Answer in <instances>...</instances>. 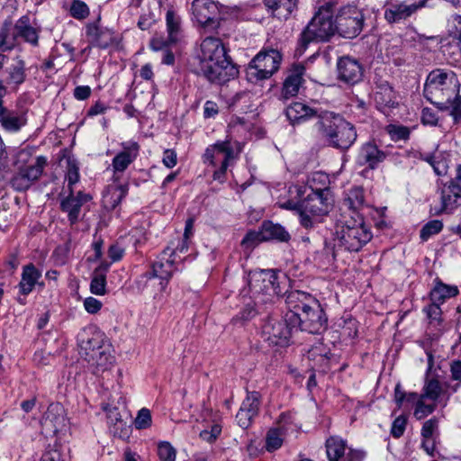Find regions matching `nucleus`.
I'll return each mask as SVG.
<instances>
[{
    "label": "nucleus",
    "mask_w": 461,
    "mask_h": 461,
    "mask_svg": "<svg viewBox=\"0 0 461 461\" xmlns=\"http://www.w3.org/2000/svg\"><path fill=\"white\" fill-rule=\"evenodd\" d=\"M15 24L5 21L0 27V51L11 50L16 45Z\"/></svg>",
    "instance_id": "58836bf2"
},
{
    "label": "nucleus",
    "mask_w": 461,
    "mask_h": 461,
    "mask_svg": "<svg viewBox=\"0 0 461 461\" xmlns=\"http://www.w3.org/2000/svg\"><path fill=\"white\" fill-rule=\"evenodd\" d=\"M331 202L330 189L312 191L301 201V225L307 230L315 228L330 212Z\"/></svg>",
    "instance_id": "0eeeda50"
},
{
    "label": "nucleus",
    "mask_w": 461,
    "mask_h": 461,
    "mask_svg": "<svg viewBox=\"0 0 461 461\" xmlns=\"http://www.w3.org/2000/svg\"><path fill=\"white\" fill-rule=\"evenodd\" d=\"M386 131L390 138L394 141L406 140L410 137V130L406 126L389 124Z\"/></svg>",
    "instance_id": "8fccbe9b"
},
{
    "label": "nucleus",
    "mask_w": 461,
    "mask_h": 461,
    "mask_svg": "<svg viewBox=\"0 0 461 461\" xmlns=\"http://www.w3.org/2000/svg\"><path fill=\"white\" fill-rule=\"evenodd\" d=\"M158 455L160 461H176V451L169 442L163 441L158 446Z\"/></svg>",
    "instance_id": "3c124183"
},
{
    "label": "nucleus",
    "mask_w": 461,
    "mask_h": 461,
    "mask_svg": "<svg viewBox=\"0 0 461 461\" xmlns=\"http://www.w3.org/2000/svg\"><path fill=\"white\" fill-rule=\"evenodd\" d=\"M424 96L439 109L451 105L450 99L459 93L456 75L451 70L435 69L428 77L424 86Z\"/></svg>",
    "instance_id": "7ed1b4c3"
},
{
    "label": "nucleus",
    "mask_w": 461,
    "mask_h": 461,
    "mask_svg": "<svg viewBox=\"0 0 461 461\" xmlns=\"http://www.w3.org/2000/svg\"><path fill=\"white\" fill-rule=\"evenodd\" d=\"M285 114L291 123L294 124L312 117L318 118L320 112L305 104L295 102L286 108Z\"/></svg>",
    "instance_id": "7c9ffc66"
},
{
    "label": "nucleus",
    "mask_w": 461,
    "mask_h": 461,
    "mask_svg": "<svg viewBox=\"0 0 461 461\" xmlns=\"http://www.w3.org/2000/svg\"><path fill=\"white\" fill-rule=\"evenodd\" d=\"M90 292L95 295H104L106 294V276L104 274L95 271L90 283Z\"/></svg>",
    "instance_id": "de8ad7c7"
},
{
    "label": "nucleus",
    "mask_w": 461,
    "mask_h": 461,
    "mask_svg": "<svg viewBox=\"0 0 461 461\" xmlns=\"http://www.w3.org/2000/svg\"><path fill=\"white\" fill-rule=\"evenodd\" d=\"M86 359L92 366V372L95 375L99 376L108 372L114 362V357L111 354V345L104 344L103 349L91 353Z\"/></svg>",
    "instance_id": "393cba45"
},
{
    "label": "nucleus",
    "mask_w": 461,
    "mask_h": 461,
    "mask_svg": "<svg viewBox=\"0 0 461 461\" xmlns=\"http://www.w3.org/2000/svg\"><path fill=\"white\" fill-rule=\"evenodd\" d=\"M166 22L168 32V41L170 42H175L180 31V17L177 16L173 11H167L166 14Z\"/></svg>",
    "instance_id": "c03bdc74"
},
{
    "label": "nucleus",
    "mask_w": 461,
    "mask_h": 461,
    "mask_svg": "<svg viewBox=\"0 0 461 461\" xmlns=\"http://www.w3.org/2000/svg\"><path fill=\"white\" fill-rule=\"evenodd\" d=\"M170 251V247H167L160 254L158 260L151 265L149 271L156 281H158L155 292L162 293L167 288L169 280L176 270L174 264L176 259L173 258L174 251Z\"/></svg>",
    "instance_id": "2eb2a0df"
},
{
    "label": "nucleus",
    "mask_w": 461,
    "mask_h": 461,
    "mask_svg": "<svg viewBox=\"0 0 461 461\" xmlns=\"http://www.w3.org/2000/svg\"><path fill=\"white\" fill-rule=\"evenodd\" d=\"M258 312L254 305L248 303L246 306L235 316L232 318V321L234 323L238 322H245L257 315Z\"/></svg>",
    "instance_id": "4d7b16f0"
},
{
    "label": "nucleus",
    "mask_w": 461,
    "mask_h": 461,
    "mask_svg": "<svg viewBox=\"0 0 461 461\" xmlns=\"http://www.w3.org/2000/svg\"><path fill=\"white\" fill-rule=\"evenodd\" d=\"M234 158V149L230 140H220L206 148L203 156V163L220 167L213 172V179L223 182L230 161Z\"/></svg>",
    "instance_id": "9d476101"
},
{
    "label": "nucleus",
    "mask_w": 461,
    "mask_h": 461,
    "mask_svg": "<svg viewBox=\"0 0 461 461\" xmlns=\"http://www.w3.org/2000/svg\"><path fill=\"white\" fill-rule=\"evenodd\" d=\"M407 417L405 415H400L394 419L392 423L390 433L394 438H401L406 429Z\"/></svg>",
    "instance_id": "6e6d98bb"
},
{
    "label": "nucleus",
    "mask_w": 461,
    "mask_h": 461,
    "mask_svg": "<svg viewBox=\"0 0 461 461\" xmlns=\"http://www.w3.org/2000/svg\"><path fill=\"white\" fill-rule=\"evenodd\" d=\"M305 68L303 65H296L294 67L291 73L286 77L283 83L279 98L286 101L299 93V89L303 82V76Z\"/></svg>",
    "instance_id": "b1692460"
},
{
    "label": "nucleus",
    "mask_w": 461,
    "mask_h": 461,
    "mask_svg": "<svg viewBox=\"0 0 461 461\" xmlns=\"http://www.w3.org/2000/svg\"><path fill=\"white\" fill-rule=\"evenodd\" d=\"M386 157V152L380 149L374 141H367L361 145L357 157V163L374 170L385 160Z\"/></svg>",
    "instance_id": "aec40b11"
},
{
    "label": "nucleus",
    "mask_w": 461,
    "mask_h": 461,
    "mask_svg": "<svg viewBox=\"0 0 461 461\" xmlns=\"http://www.w3.org/2000/svg\"><path fill=\"white\" fill-rule=\"evenodd\" d=\"M40 461H65V457L59 449L51 448L43 453Z\"/></svg>",
    "instance_id": "69168bd1"
},
{
    "label": "nucleus",
    "mask_w": 461,
    "mask_h": 461,
    "mask_svg": "<svg viewBox=\"0 0 461 461\" xmlns=\"http://www.w3.org/2000/svg\"><path fill=\"white\" fill-rule=\"evenodd\" d=\"M86 34L89 43L100 49H106L113 43V32L98 26L95 23L87 24Z\"/></svg>",
    "instance_id": "a878e982"
},
{
    "label": "nucleus",
    "mask_w": 461,
    "mask_h": 461,
    "mask_svg": "<svg viewBox=\"0 0 461 461\" xmlns=\"http://www.w3.org/2000/svg\"><path fill=\"white\" fill-rule=\"evenodd\" d=\"M225 7L212 0H194L193 19L203 28L216 29L220 25Z\"/></svg>",
    "instance_id": "f8f14e48"
},
{
    "label": "nucleus",
    "mask_w": 461,
    "mask_h": 461,
    "mask_svg": "<svg viewBox=\"0 0 461 461\" xmlns=\"http://www.w3.org/2000/svg\"><path fill=\"white\" fill-rule=\"evenodd\" d=\"M41 433L46 437H53L65 431L68 421L64 407L59 402L50 404L41 420Z\"/></svg>",
    "instance_id": "dca6fc26"
},
{
    "label": "nucleus",
    "mask_w": 461,
    "mask_h": 461,
    "mask_svg": "<svg viewBox=\"0 0 461 461\" xmlns=\"http://www.w3.org/2000/svg\"><path fill=\"white\" fill-rule=\"evenodd\" d=\"M286 277L282 278L273 269H260L249 274V287L251 297L261 303H273L283 294L286 285Z\"/></svg>",
    "instance_id": "423d86ee"
},
{
    "label": "nucleus",
    "mask_w": 461,
    "mask_h": 461,
    "mask_svg": "<svg viewBox=\"0 0 461 461\" xmlns=\"http://www.w3.org/2000/svg\"><path fill=\"white\" fill-rule=\"evenodd\" d=\"M236 420L240 427L242 429H247L251 425L254 417H252L244 409L240 407V410L236 415Z\"/></svg>",
    "instance_id": "680f3d73"
},
{
    "label": "nucleus",
    "mask_w": 461,
    "mask_h": 461,
    "mask_svg": "<svg viewBox=\"0 0 461 461\" xmlns=\"http://www.w3.org/2000/svg\"><path fill=\"white\" fill-rule=\"evenodd\" d=\"M102 305L103 304L99 300L92 296L86 297L84 300V308L88 313L91 314L98 312L101 310Z\"/></svg>",
    "instance_id": "0e129e2a"
},
{
    "label": "nucleus",
    "mask_w": 461,
    "mask_h": 461,
    "mask_svg": "<svg viewBox=\"0 0 461 461\" xmlns=\"http://www.w3.org/2000/svg\"><path fill=\"white\" fill-rule=\"evenodd\" d=\"M375 102L379 108L391 107L394 104V91L387 82H383L376 86Z\"/></svg>",
    "instance_id": "4c0bfd02"
},
{
    "label": "nucleus",
    "mask_w": 461,
    "mask_h": 461,
    "mask_svg": "<svg viewBox=\"0 0 461 461\" xmlns=\"http://www.w3.org/2000/svg\"><path fill=\"white\" fill-rule=\"evenodd\" d=\"M129 191V185L123 184H112L107 186V189L103 196V203L108 210L115 209L127 195Z\"/></svg>",
    "instance_id": "2f4dec72"
},
{
    "label": "nucleus",
    "mask_w": 461,
    "mask_h": 461,
    "mask_svg": "<svg viewBox=\"0 0 461 461\" xmlns=\"http://www.w3.org/2000/svg\"><path fill=\"white\" fill-rule=\"evenodd\" d=\"M451 105L441 110H451V115L455 118L461 117V95L457 93L456 96L450 99Z\"/></svg>",
    "instance_id": "774afa93"
},
{
    "label": "nucleus",
    "mask_w": 461,
    "mask_h": 461,
    "mask_svg": "<svg viewBox=\"0 0 461 461\" xmlns=\"http://www.w3.org/2000/svg\"><path fill=\"white\" fill-rule=\"evenodd\" d=\"M427 0H419L418 2H411V0H404L399 2L398 0L386 1L384 5V19L389 23H396L402 20H405L411 16L418 9L423 7Z\"/></svg>",
    "instance_id": "f3484780"
},
{
    "label": "nucleus",
    "mask_w": 461,
    "mask_h": 461,
    "mask_svg": "<svg viewBox=\"0 0 461 461\" xmlns=\"http://www.w3.org/2000/svg\"><path fill=\"white\" fill-rule=\"evenodd\" d=\"M443 229V222L439 220H432L427 222L420 230V237L423 241L431 236L439 233Z\"/></svg>",
    "instance_id": "09e8293b"
},
{
    "label": "nucleus",
    "mask_w": 461,
    "mask_h": 461,
    "mask_svg": "<svg viewBox=\"0 0 461 461\" xmlns=\"http://www.w3.org/2000/svg\"><path fill=\"white\" fill-rule=\"evenodd\" d=\"M334 235V246L350 252L359 251L373 237L361 214L342 221L337 225Z\"/></svg>",
    "instance_id": "20e7f679"
},
{
    "label": "nucleus",
    "mask_w": 461,
    "mask_h": 461,
    "mask_svg": "<svg viewBox=\"0 0 461 461\" xmlns=\"http://www.w3.org/2000/svg\"><path fill=\"white\" fill-rule=\"evenodd\" d=\"M122 150L113 158L112 167L113 169V181L119 179V173L124 172L127 167L137 158L140 151V145L134 140H128L121 143Z\"/></svg>",
    "instance_id": "6ab92c4d"
},
{
    "label": "nucleus",
    "mask_w": 461,
    "mask_h": 461,
    "mask_svg": "<svg viewBox=\"0 0 461 461\" xmlns=\"http://www.w3.org/2000/svg\"><path fill=\"white\" fill-rule=\"evenodd\" d=\"M310 303L312 305L302 312H287L286 320L295 330L321 334L327 329V316L317 299H310Z\"/></svg>",
    "instance_id": "6e6552de"
},
{
    "label": "nucleus",
    "mask_w": 461,
    "mask_h": 461,
    "mask_svg": "<svg viewBox=\"0 0 461 461\" xmlns=\"http://www.w3.org/2000/svg\"><path fill=\"white\" fill-rule=\"evenodd\" d=\"M77 340L81 350L85 352L86 358L91 356V353L103 349L104 344H110L105 339L104 333L94 327L83 330L78 334Z\"/></svg>",
    "instance_id": "412c9836"
},
{
    "label": "nucleus",
    "mask_w": 461,
    "mask_h": 461,
    "mask_svg": "<svg viewBox=\"0 0 461 461\" xmlns=\"http://www.w3.org/2000/svg\"><path fill=\"white\" fill-rule=\"evenodd\" d=\"M46 165L47 158L44 156H39L34 164L19 167L10 181L12 187L19 192L27 190L41 177Z\"/></svg>",
    "instance_id": "4468645a"
},
{
    "label": "nucleus",
    "mask_w": 461,
    "mask_h": 461,
    "mask_svg": "<svg viewBox=\"0 0 461 461\" xmlns=\"http://www.w3.org/2000/svg\"><path fill=\"white\" fill-rule=\"evenodd\" d=\"M6 84L21 85L25 80V63L22 59H16L8 68Z\"/></svg>",
    "instance_id": "a19ab883"
},
{
    "label": "nucleus",
    "mask_w": 461,
    "mask_h": 461,
    "mask_svg": "<svg viewBox=\"0 0 461 461\" xmlns=\"http://www.w3.org/2000/svg\"><path fill=\"white\" fill-rule=\"evenodd\" d=\"M365 203V195L363 188L359 186L352 187L348 190L347 196L344 200V205L348 209V217L360 214V210L363 208Z\"/></svg>",
    "instance_id": "c9c22d12"
},
{
    "label": "nucleus",
    "mask_w": 461,
    "mask_h": 461,
    "mask_svg": "<svg viewBox=\"0 0 461 461\" xmlns=\"http://www.w3.org/2000/svg\"><path fill=\"white\" fill-rule=\"evenodd\" d=\"M365 23V15L356 5L341 7L335 18L336 32L347 39H354L360 34Z\"/></svg>",
    "instance_id": "9b49d317"
},
{
    "label": "nucleus",
    "mask_w": 461,
    "mask_h": 461,
    "mask_svg": "<svg viewBox=\"0 0 461 461\" xmlns=\"http://www.w3.org/2000/svg\"><path fill=\"white\" fill-rule=\"evenodd\" d=\"M310 188L312 191H317L318 188H329V176L322 172H315L309 179Z\"/></svg>",
    "instance_id": "603ef678"
},
{
    "label": "nucleus",
    "mask_w": 461,
    "mask_h": 461,
    "mask_svg": "<svg viewBox=\"0 0 461 461\" xmlns=\"http://www.w3.org/2000/svg\"><path fill=\"white\" fill-rule=\"evenodd\" d=\"M284 429L281 427L270 429L266 435L265 447L267 451L274 452L279 449L284 442Z\"/></svg>",
    "instance_id": "79ce46f5"
},
{
    "label": "nucleus",
    "mask_w": 461,
    "mask_h": 461,
    "mask_svg": "<svg viewBox=\"0 0 461 461\" xmlns=\"http://www.w3.org/2000/svg\"><path fill=\"white\" fill-rule=\"evenodd\" d=\"M263 240H261V230L259 232L251 231L243 238L241 244L246 248H253L259 241Z\"/></svg>",
    "instance_id": "338daca9"
},
{
    "label": "nucleus",
    "mask_w": 461,
    "mask_h": 461,
    "mask_svg": "<svg viewBox=\"0 0 461 461\" xmlns=\"http://www.w3.org/2000/svg\"><path fill=\"white\" fill-rule=\"evenodd\" d=\"M290 238V234L281 224L265 221L261 226V240L288 242Z\"/></svg>",
    "instance_id": "72a5a7b5"
},
{
    "label": "nucleus",
    "mask_w": 461,
    "mask_h": 461,
    "mask_svg": "<svg viewBox=\"0 0 461 461\" xmlns=\"http://www.w3.org/2000/svg\"><path fill=\"white\" fill-rule=\"evenodd\" d=\"M68 191L73 193V186L79 180L78 167L76 164H68V172L66 175Z\"/></svg>",
    "instance_id": "bf43d9fd"
},
{
    "label": "nucleus",
    "mask_w": 461,
    "mask_h": 461,
    "mask_svg": "<svg viewBox=\"0 0 461 461\" xmlns=\"http://www.w3.org/2000/svg\"><path fill=\"white\" fill-rule=\"evenodd\" d=\"M338 77L340 81L354 85L361 81L363 68L355 59L342 57L337 63Z\"/></svg>",
    "instance_id": "4be33fe9"
},
{
    "label": "nucleus",
    "mask_w": 461,
    "mask_h": 461,
    "mask_svg": "<svg viewBox=\"0 0 461 461\" xmlns=\"http://www.w3.org/2000/svg\"><path fill=\"white\" fill-rule=\"evenodd\" d=\"M27 123L23 112L9 110L5 107L0 110V125L7 132H18Z\"/></svg>",
    "instance_id": "bb28decb"
},
{
    "label": "nucleus",
    "mask_w": 461,
    "mask_h": 461,
    "mask_svg": "<svg viewBox=\"0 0 461 461\" xmlns=\"http://www.w3.org/2000/svg\"><path fill=\"white\" fill-rule=\"evenodd\" d=\"M41 28L33 27L28 15H23L15 23V35L32 47L39 46Z\"/></svg>",
    "instance_id": "cd10ccee"
},
{
    "label": "nucleus",
    "mask_w": 461,
    "mask_h": 461,
    "mask_svg": "<svg viewBox=\"0 0 461 461\" xmlns=\"http://www.w3.org/2000/svg\"><path fill=\"white\" fill-rule=\"evenodd\" d=\"M426 398L420 395L419 401L415 406L414 416L418 420H422L428 415L431 414L437 408V402H426Z\"/></svg>",
    "instance_id": "49530a36"
},
{
    "label": "nucleus",
    "mask_w": 461,
    "mask_h": 461,
    "mask_svg": "<svg viewBox=\"0 0 461 461\" xmlns=\"http://www.w3.org/2000/svg\"><path fill=\"white\" fill-rule=\"evenodd\" d=\"M135 427L139 429H147L151 425V413L149 409L142 408L135 419Z\"/></svg>",
    "instance_id": "13d9d810"
},
{
    "label": "nucleus",
    "mask_w": 461,
    "mask_h": 461,
    "mask_svg": "<svg viewBox=\"0 0 461 461\" xmlns=\"http://www.w3.org/2000/svg\"><path fill=\"white\" fill-rule=\"evenodd\" d=\"M315 127L327 145L336 149H348L357 138L355 126L333 112L321 111Z\"/></svg>",
    "instance_id": "f03ea898"
},
{
    "label": "nucleus",
    "mask_w": 461,
    "mask_h": 461,
    "mask_svg": "<svg viewBox=\"0 0 461 461\" xmlns=\"http://www.w3.org/2000/svg\"><path fill=\"white\" fill-rule=\"evenodd\" d=\"M157 281L153 278L150 273L148 271L140 275L133 282L132 289L138 293H144L149 287L155 286Z\"/></svg>",
    "instance_id": "a18cd8bd"
},
{
    "label": "nucleus",
    "mask_w": 461,
    "mask_h": 461,
    "mask_svg": "<svg viewBox=\"0 0 461 461\" xmlns=\"http://www.w3.org/2000/svg\"><path fill=\"white\" fill-rule=\"evenodd\" d=\"M199 73L210 82L224 84L234 78L239 71L232 64L227 50L218 38L207 37L201 44Z\"/></svg>",
    "instance_id": "f257e3e1"
},
{
    "label": "nucleus",
    "mask_w": 461,
    "mask_h": 461,
    "mask_svg": "<svg viewBox=\"0 0 461 461\" xmlns=\"http://www.w3.org/2000/svg\"><path fill=\"white\" fill-rule=\"evenodd\" d=\"M264 4L275 17L284 20H287L298 7V0H264Z\"/></svg>",
    "instance_id": "c756f323"
},
{
    "label": "nucleus",
    "mask_w": 461,
    "mask_h": 461,
    "mask_svg": "<svg viewBox=\"0 0 461 461\" xmlns=\"http://www.w3.org/2000/svg\"><path fill=\"white\" fill-rule=\"evenodd\" d=\"M439 194L440 206L432 207L430 212L434 215L452 213L459 205L458 200L461 199V187L449 181L439 188Z\"/></svg>",
    "instance_id": "a211bd4d"
},
{
    "label": "nucleus",
    "mask_w": 461,
    "mask_h": 461,
    "mask_svg": "<svg viewBox=\"0 0 461 461\" xmlns=\"http://www.w3.org/2000/svg\"><path fill=\"white\" fill-rule=\"evenodd\" d=\"M282 60L280 52L276 50L260 51L246 68V77L251 83L267 79L276 72Z\"/></svg>",
    "instance_id": "1a4fd4ad"
},
{
    "label": "nucleus",
    "mask_w": 461,
    "mask_h": 461,
    "mask_svg": "<svg viewBox=\"0 0 461 461\" xmlns=\"http://www.w3.org/2000/svg\"><path fill=\"white\" fill-rule=\"evenodd\" d=\"M261 404V394L258 392H248L240 407L249 412L252 417H257Z\"/></svg>",
    "instance_id": "37998d69"
},
{
    "label": "nucleus",
    "mask_w": 461,
    "mask_h": 461,
    "mask_svg": "<svg viewBox=\"0 0 461 461\" xmlns=\"http://www.w3.org/2000/svg\"><path fill=\"white\" fill-rule=\"evenodd\" d=\"M41 278V271L38 269L32 263L23 267L21 281L18 287L21 294L26 296L31 294L38 284V280Z\"/></svg>",
    "instance_id": "c85d7f7f"
},
{
    "label": "nucleus",
    "mask_w": 461,
    "mask_h": 461,
    "mask_svg": "<svg viewBox=\"0 0 461 461\" xmlns=\"http://www.w3.org/2000/svg\"><path fill=\"white\" fill-rule=\"evenodd\" d=\"M221 428L220 425L215 424L212 426L211 430H203L200 432V438L207 442L214 441L217 437L221 434Z\"/></svg>",
    "instance_id": "e2e57ef3"
},
{
    "label": "nucleus",
    "mask_w": 461,
    "mask_h": 461,
    "mask_svg": "<svg viewBox=\"0 0 461 461\" xmlns=\"http://www.w3.org/2000/svg\"><path fill=\"white\" fill-rule=\"evenodd\" d=\"M285 294V303L289 308L288 312H302L303 310L311 306L310 299H315L312 294L300 291H283Z\"/></svg>",
    "instance_id": "473e14b6"
},
{
    "label": "nucleus",
    "mask_w": 461,
    "mask_h": 461,
    "mask_svg": "<svg viewBox=\"0 0 461 461\" xmlns=\"http://www.w3.org/2000/svg\"><path fill=\"white\" fill-rule=\"evenodd\" d=\"M294 330L286 315L285 319L268 317L262 326V337L269 345L285 347L289 345Z\"/></svg>",
    "instance_id": "ddd939ff"
},
{
    "label": "nucleus",
    "mask_w": 461,
    "mask_h": 461,
    "mask_svg": "<svg viewBox=\"0 0 461 461\" xmlns=\"http://www.w3.org/2000/svg\"><path fill=\"white\" fill-rule=\"evenodd\" d=\"M422 438H436L438 434V420L437 418H431L423 423L421 428Z\"/></svg>",
    "instance_id": "5fc2aeb1"
},
{
    "label": "nucleus",
    "mask_w": 461,
    "mask_h": 461,
    "mask_svg": "<svg viewBox=\"0 0 461 461\" xmlns=\"http://www.w3.org/2000/svg\"><path fill=\"white\" fill-rule=\"evenodd\" d=\"M444 394L445 393L441 384L437 378H427L422 388V393L420 395L430 402H441L442 400L440 397Z\"/></svg>",
    "instance_id": "ea45409f"
},
{
    "label": "nucleus",
    "mask_w": 461,
    "mask_h": 461,
    "mask_svg": "<svg viewBox=\"0 0 461 461\" xmlns=\"http://www.w3.org/2000/svg\"><path fill=\"white\" fill-rule=\"evenodd\" d=\"M459 291L456 285H448L439 279L435 280V286L429 293L431 302L443 304L447 299L453 298L458 294Z\"/></svg>",
    "instance_id": "f704fd0d"
},
{
    "label": "nucleus",
    "mask_w": 461,
    "mask_h": 461,
    "mask_svg": "<svg viewBox=\"0 0 461 461\" xmlns=\"http://www.w3.org/2000/svg\"><path fill=\"white\" fill-rule=\"evenodd\" d=\"M336 32L330 5H323L314 14L298 39L296 52L302 55L312 42L328 41Z\"/></svg>",
    "instance_id": "39448f33"
},
{
    "label": "nucleus",
    "mask_w": 461,
    "mask_h": 461,
    "mask_svg": "<svg viewBox=\"0 0 461 461\" xmlns=\"http://www.w3.org/2000/svg\"><path fill=\"white\" fill-rule=\"evenodd\" d=\"M70 14L76 19L82 20L89 14V8L83 1L75 0L70 6Z\"/></svg>",
    "instance_id": "864d4df0"
},
{
    "label": "nucleus",
    "mask_w": 461,
    "mask_h": 461,
    "mask_svg": "<svg viewBox=\"0 0 461 461\" xmlns=\"http://www.w3.org/2000/svg\"><path fill=\"white\" fill-rule=\"evenodd\" d=\"M440 305L441 304H439L438 303L431 302V303L429 305H428L427 307H425L423 309V312L426 313L427 317L430 321H440V316L442 313Z\"/></svg>",
    "instance_id": "052dcab7"
},
{
    "label": "nucleus",
    "mask_w": 461,
    "mask_h": 461,
    "mask_svg": "<svg viewBox=\"0 0 461 461\" xmlns=\"http://www.w3.org/2000/svg\"><path fill=\"white\" fill-rule=\"evenodd\" d=\"M91 200V196L82 191L74 194L69 192L68 195L60 202V209L68 214V221L71 224L76 223L80 215L82 206Z\"/></svg>",
    "instance_id": "5701e85b"
},
{
    "label": "nucleus",
    "mask_w": 461,
    "mask_h": 461,
    "mask_svg": "<svg viewBox=\"0 0 461 461\" xmlns=\"http://www.w3.org/2000/svg\"><path fill=\"white\" fill-rule=\"evenodd\" d=\"M325 446L329 461H346L347 443L341 438L330 437L326 440Z\"/></svg>",
    "instance_id": "e433bc0d"
}]
</instances>
